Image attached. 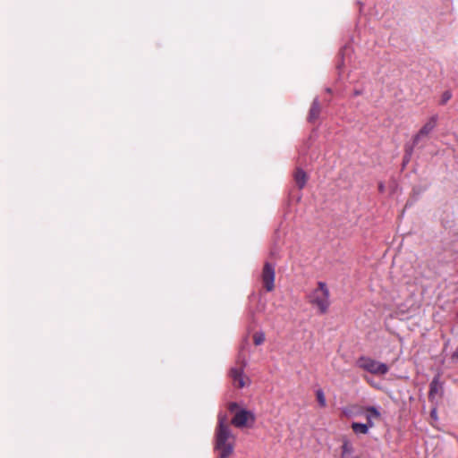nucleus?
Returning a JSON list of instances; mask_svg holds the SVG:
<instances>
[{"label":"nucleus","mask_w":458,"mask_h":458,"mask_svg":"<svg viewBox=\"0 0 458 458\" xmlns=\"http://www.w3.org/2000/svg\"><path fill=\"white\" fill-rule=\"evenodd\" d=\"M233 447L234 436L227 425V418L220 415L216 434V449L219 452L220 458H227L233 454Z\"/></svg>","instance_id":"obj_1"},{"label":"nucleus","mask_w":458,"mask_h":458,"mask_svg":"<svg viewBox=\"0 0 458 458\" xmlns=\"http://www.w3.org/2000/svg\"><path fill=\"white\" fill-rule=\"evenodd\" d=\"M233 414L232 424L237 428L251 427L255 421V415L251 411L241 407L236 403H231L228 406Z\"/></svg>","instance_id":"obj_2"},{"label":"nucleus","mask_w":458,"mask_h":458,"mask_svg":"<svg viewBox=\"0 0 458 458\" xmlns=\"http://www.w3.org/2000/svg\"><path fill=\"white\" fill-rule=\"evenodd\" d=\"M310 302L316 307L319 312L326 313L328 310L329 301V291L324 283H319L318 288H316L310 295Z\"/></svg>","instance_id":"obj_3"},{"label":"nucleus","mask_w":458,"mask_h":458,"mask_svg":"<svg viewBox=\"0 0 458 458\" xmlns=\"http://www.w3.org/2000/svg\"><path fill=\"white\" fill-rule=\"evenodd\" d=\"M357 364L360 369L375 375H385L388 372L386 364L368 357L360 358Z\"/></svg>","instance_id":"obj_4"},{"label":"nucleus","mask_w":458,"mask_h":458,"mask_svg":"<svg viewBox=\"0 0 458 458\" xmlns=\"http://www.w3.org/2000/svg\"><path fill=\"white\" fill-rule=\"evenodd\" d=\"M275 276L274 267L269 263H266L262 272V281L267 292H271L275 288Z\"/></svg>","instance_id":"obj_5"},{"label":"nucleus","mask_w":458,"mask_h":458,"mask_svg":"<svg viewBox=\"0 0 458 458\" xmlns=\"http://www.w3.org/2000/svg\"><path fill=\"white\" fill-rule=\"evenodd\" d=\"M437 116L434 115L422 126L419 132L414 136V142L417 143L420 139L428 136L436 127Z\"/></svg>","instance_id":"obj_6"},{"label":"nucleus","mask_w":458,"mask_h":458,"mask_svg":"<svg viewBox=\"0 0 458 458\" xmlns=\"http://www.w3.org/2000/svg\"><path fill=\"white\" fill-rule=\"evenodd\" d=\"M231 376L233 380V384L237 387H244L250 384V380L248 377L243 374L242 369H233L231 370Z\"/></svg>","instance_id":"obj_7"},{"label":"nucleus","mask_w":458,"mask_h":458,"mask_svg":"<svg viewBox=\"0 0 458 458\" xmlns=\"http://www.w3.org/2000/svg\"><path fill=\"white\" fill-rule=\"evenodd\" d=\"M340 458H360V456L355 454V449H354L353 445L347 438L343 439Z\"/></svg>","instance_id":"obj_8"},{"label":"nucleus","mask_w":458,"mask_h":458,"mask_svg":"<svg viewBox=\"0 0 458 458\" xmlns=\"http://www.w3.org/2000/svg\"><path fill=\"white\" fill-rule=\"evenodd\" d=\"M442 391L443 387L438 377H434V379L430 383V389L428 394L429 399L433 401L437 397L441 396Z\"/></svg>","instance_id":"obj_9"},{"label":"nucleus","mask_w":458,"mask_h":458,"mask_svg":"<svg viewBox=\"0 0 458 458\" xmlns=\"http://www.w3.org/2000/svg\"><path fill=\"white\" fill-rule=\"evenodd\" d=\"M365 411V418L367 420V424L370 427H374L373 420H377L380 418V412L378 410L373 406L366 407Z\"/></svg>","instance_id":"obj_10"},{"label":"nucleus","mask_w":458,"mask_h":458,"mask_svg":"<svg viewBox=\"0 0 458 458\" xmlns=\"http://www.w3.org/2000/svg\"><path fill=\"white\" fill-rule=\"evenodd\" d=\"M294 179L298 187L301 189L305 186L308 177L302 169L298 168L294 174Z\"/></svg>","instance_id":"obj_11"},{"label":"nucleus","mask_w":458,"mask_h":458,"mask_svg":"<svg viewBox=\"0 0 458 458\" xmlns=\"http://www.w3.org/2000/svg\"><path fill=\"white\" fill-rule=\"evenodd\" d=\"M370 427L367 423H359V422H352V431L359 435H366L369 433Z\"/></svg>","instance_id":"obj_12"},{"label":"nucleus","mask_w":458,"mask_h":458,"mask_svg":"<svg viewBox=\"0 0 458 458\" xmlns=\"http://www.w3.org/2000/svg\"><path fill=\"white\" fill-rule=\"evenodd\" d=\"M319 113H320L319 103H318V99H314V101L311 105L310 110L309 119L310 121L317 119L319 115Z\"/></svg>","instance_id":"obj_13"},{"label":"nucleus","mask_w":458,"mask_h":458,"mask_svg":"<svg viewBox=\"0 0 458 458\" xmlns=\"http://www.w3.org/2000/svg\"><path fill=\"white\" fill-rule=\"evenodd\" d=\"M316 396H317V401L319 404L320 407H326L327 406V400H326V397H325V394L324 392L319 389L316 392Z\"/></svg>","instance_id":"obj_14"},{"label":"nucleus","mask_w":458,"mask_h":458,"mask_svg":"<svg viewBox=\"0 0 458 458\" xmlns=\"http://www.w3.org/2000/svg\"><path fill=\"white\" fill-rule=\"evenodd\" d=\"M265 334L261 331L256 332L253 335V342L256 345H260L265 342Z\"/></svg>","instance_id":"obj_15"},{"label":"nucleus","mask_w":458,"mask_h":458,"mask_svg":"<svg viewBox=\"0 0 458 458\" xmlns=\"http://www.w3.org/2000/svg\"><path fill=\"white\" fill-rule=\"evenodd\" d=\"M451 97H452L451 92H449V91L444 92L441 97V103L445 104L451 98Z\"/></svg>","instance_id":"obj_16"},{"label":"nucleus","mask_w":458,"mask_h":458,"mask_svg":"<svg viewBox=\"0 0 458 458\" xmlns=\"http://www.w3.org/2000/svg\"><path fill=\"white\" fill-rule=\"evenodd\" d=\"M431 416H432V418H435V419L437 418V409L436 408H434L431 411Z\"/></svg>","instance_id":"obj_17"},{"label":"nucleus","mask_w":458,"mask_h":458,"mask_svg":"<svg viewBox=\"0 0 458 458\" xmlns=\"http://www.w3.org/2000/svg\"><path fill=\"white\" fill-rule=\"evenodd\" d=\"M453 357H454V359H457V360H458V346H457V349H456V351L454 352V353Z\"/></svg>","instance_id":"obj_18"}]
</instances>
